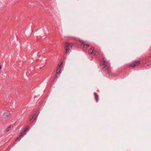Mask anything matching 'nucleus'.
<instances>
[{"mask_svg":"<svg viewBox=\"0 0 151 151\" xmlns=\"http://www.w3.org/2000/svg\"><path fill=\"white\" fill-rule=\"evenodd\" d=\"M102 63L104 65V67L103 68V70L105 73H108L109 72L108 63L106 61L104 58L103 59Z\"/></svg>","mask_w":151,"mask_h":151,"instance_id":"1","label":"nucleus"},{"mask_svg":"<svg viewBox=\"0 0 151 151\" xmlns=\"http://www.w3.org/2000/svg\"><path fill=\"white\" fill-rule=\"evenodd\" d=\"M10 113L8 111H6L3 114V117L5 119H7L10 116Z\"/></svg>","mask_w":151,"mask_h":151,"instance_id":"2","label":"nucleus"},{"mask_svg":"<svg viewBox=\"0 0 151 151\" xmlns=\"http://www.w3.org/2000/svg\"><path fill=\"white\" fill-rule=\"evenodd\" d=\"M140 61H135L134 63L132 64H131L130 65V67H135V66H137L139 65L140 64Z\"/></svg>","mask_w":151,"mask_h":151,"instance_id":"3","label":"nucleus"},{"mask_svg":"<svg viewBox=\"0 0 151 151\" xmlns=\"http://www.w3.org/2000/svg\"><path fill=\"white\" fill-rule=\"evenodd\" d=\"M73 45V44L71 43H69L68 42H66L65 43V47H68L69 48L72 47Z\"/></svg>","mask_w":151,"mask_h":151,"instance_id":"4","label":"nucleus"},{"mask_svg":"<svg viewBox=\"0 0 151 151\" xmlns=\"http://www.w3.org/2000/svg\"><path fill=\"white\" fill-rule=\"evenodd\" d=\"M94 95L95 100L96 101V102H97L98 101V96L97 94L96 93H94Z\"/></svg>","mask_w":151,"mask_h":151,"instance_id":"5","label":"nucleus"},{"mask_svg":"<svg viewBox=\"0 0 151 151\" xmlns=\"http://www.w3.org/2000/svg\"><path fill=\"white\" fill-rule=\"evenodd\" d=\"M62 64H61L59 66V68H58L57 71V73L58 74V73H61V68L60 67L61 66Z\"/></svg>","mask_w":151,"mask_h":151,"instance_id":"6","label":"nucleus"},{"mask_svg":"<svg viewBox=\"0 0 151 151\" xmlns=\"http://www.w3.org/2000/svg\"><path fill=\"white\" fill-rule=\"evenodd\" d=\"M94 50V47H91L88 51V53L89 54H91L93 52V50Z\"/></svg>","mask_w":151,"mask_h":151,"instance_id":"7","label":"nucleus"},{"mask_svg":"<svg viewBox=\"0 0 151 151\" xmlns=\"http://www.w3.org/2000/svg\"><path fill=\"white\" fill-rule=\"evenodd\" d=\"M12 128V127L11 126H10L6 128L5 129V131L6 132L9 131H10Z\"/></svg>","mask_w":151,"mask_h":151,"instance_id":"8","label":"nucleus"},{"mask_svg":"<svg viewBox=\"0 0 151 151\" xmlns=\"http://www.w3.org/2000/svg\"><path fill=\"white\" fill-rule=\"evenodd\" d=\"M81 45H83L84 46H86L87 47H89V45L88 44H86V43L85 42H81Z\"/></svg>","mask_w":151,"mask_h":151,"instance_id":"9","label":"nucleus"},{"mask_svg":"<svg viewBox=\"0 0 151 151\" xmlns=\"http://www.w3.org/2000/svg\"><path fill=\"white\" fill-rule=\"evenodd\" d=\"M65 53H67L69 52L70 50L69 48L65 47Z\"/></svg>","mask_w":151,"mask_h":151,"instance_id":"10","label":"nucleus"},{"mask_svg":"<svg viewBox=\"0 0 151 151\" xmlns=\"http://www.w3.org/2000/svg\"><path fill=\"white\" fill-rule=\"evenodd\" d=\"M150 64H151V61H149L148 62L146 63L145 64V66H148L149 65H150Z\"/></svg>","mask_w":151,"mask_h":151,"instance_id":"11","label":"nucleus"},{"mask_svg":"<svg viewBox=\"0 0 151 151\" xmlns=\"http://www.w3.org/2000/svg\"><path fill=\"white\" fill-rule=\"evenodd\" d=\"M21 138V137H20V136L18 137L16 139V140H15V142H16L18 140L20 139Z\"/></svg>","mask_w":151,"mask_h":151,"instance_id":"12","label":"nucleus"},{"mask_svg":"<svg viewBox=\"0 0 151 151\" xmlns=\"http://www.w3.org/2000/svg\"><path fill=\"white\" fill-rule=\"evenodd\" d=\"M28 128H26L24 130V131L25 132L28 130Z\"/></svg>","mask_w":151,"mask_h":151,"instance_id":"13","label":"nucleus"},{"mask_svg":"<svg viewBox=\"0 0 151 151\" xmlns=\"http://www.w3.org/2000/svg\"><path fill=\"white\" fill-rule=\"evenodd\" d=\"M25 133V132L24 131L23 132H22L21 133V134H23H23H24Z\"/></svg>","mask_w":151,"mask_h":151,"instance_id":"14","label":"nucleus"},{"mask_svg":"<svg viewBox=\"0 0 151 151\" xmlns=\"http://www.w3.org/2000/svg\"><path fill=\"white\" fill-rule=\"evenodd\" d=\"M33 118V116H32V117L31 118H30V119H29V121H31L32 120V119Z\"/></svg>","mask_w":151,"mask_h":151,"instance_id":"15","label":"nucleus"},{"mask_svg":"<svg viewBox=\"0 0 151 151\" xmlns=\"http://www.w3.org/2000/svg\"><path fill=\"white\" fill-rule=\"evenodd\" d=\"M23 136V134H21V133L19 135V136H20V137H21Z\"/></svg>","mask_w":151,"mask_h":151,"instance_id":"16","label":"nucleus"},{"mask_svg":"<svg viewBox=\"0 0 151 151\" xmlns=\"http://www.w3.org/2000/svg\"><path fill=\"white\" fill-rule=\"evenodd\" d=\"M58 77V76H57V75H55V78H57Z\"/></svg>","mask_w":151,"mask_h":151,"instance_id":"17","label":"nucleus"},{"mask_svg":"<svg viewBox=\"0 0 151 151\" xmlns=\"http://www.w3.org/2000/svg\"><path fill=\"white\" fill-rule=\"evenodd\" d=\"M1 69V65H0V69Z\"/></svg>","mask_w":151,"mask_h":151,"instance_id":"18","label":"nucleus"}]
</instances>
